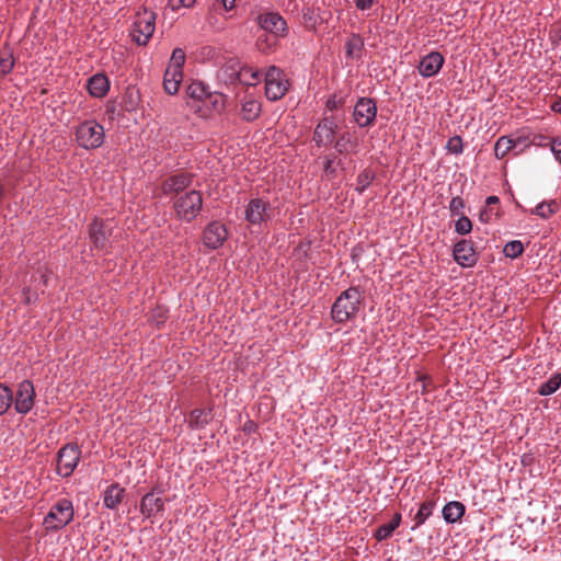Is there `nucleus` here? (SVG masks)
<instances>
[{
  "mask_svg": "<svg viewBox=\"0 0 561 561\" xmlns=\"http://www.w3.org/2000/svg\"><path fill=\"white\" fill-rule=\"evenodd\" d=\"M364 297L358 287L351 286L342 291L331 307V318L342 324L353 321L363 306Z\"/></svg>",
  "mask_w": 561,
  "mask_h": 561,
  "instance_id": "1",
  "label": "nucleus"
},
{
  "mask_svg": "<svg viewBox=\"0 0 561 561\" xmlns=\"http://www.w3.org/2000/svg\"><path fill=\"white\" fill-rule=\"evenodd\" d=\"M176 218L185 222L193 221L203 208V197L199 191L192 190L179 196L173 202Z\"/></svg>",
  "mask_w": 561,
  "mask_h": 561,
  "instance_id": "2",
  "label": "nucleus"
},
{
  "mask_svg": "<svg viewBox=\"0 0 561 561\" xmlns=\"http://www.w3.org/2000/svg\"><path fill=\"white\" fill-rule=\"evenodd\" d=\"M73 514L72 502L68 499H60L45 516L44 525L49 531L60 530L72 522Z\"/></svg>",
  "mask_w": 561,
  "mask_h": 561,
  "instance_id": "3",
  "label": "nucleus"
},
{
  "mask_svg": "<svg viewBox=\"0 0 561 561\" xmlns=\"http://www.w3.org/2000/svg\"><path fill=\"white\" fill-rule=\"evenodd\" d=\"M113 233V222L94 218L88 227L89 240L92 243V250L106 253L111 249V237Z\"/></svg>",
  "mask_w": 561,
  "mask_h": 561,
  "instance_id": "4",
  "label": "nucleus"
},
{
  "mask_svg": "<svg viewBox=\"0 0 561 561\" xmlns=\"http://www.w3.org/2000/svg\"><path fill=\"white\" fill-rule=\"evenodd\" d=\"M104 137V128L96 121H85L76 128L77 142L87 150L101 147Z\"/></svg>",
  "mask_w": 561,
  "mask_h": 561,
  "instance_id": "5",
  "label": "nucleus"
},
{
  "mask_svg": "<svg viewBox=\"0 0 561 561\" xmlns=\"http://www.w3.org/2000/svg\"><path fill=\"white\" fill-rule=\"evenodd\" d=\"M156 30V13L144 9L137 12L131 31L133 39L139 46H146Z\"/></svg>",
  "mask_w": 561,
  "mask_h": 561,
  "instance_id": "6",
  "label": "nucleus"
},
{
  "mask_svg": "<svg viewBox=\"0 0 561 561\" xmlns=\"http://www.w3.org/2000/svg\"><path fill=\"white\" fill-rule=\"evenodd\" d=\"M81 458V449L77 443L64 445L57 453L56 473L69 478L77 468Z\"/></svg>",
  "mask_w": 561,
  "mask_h": 561,
  "instance_id": "7",
  "label": "nucleus"
},
{
  "mask_svg": "<svg viewBox=\"0 0 561 561\" xmlns=\"http://www.w3.org/2000/svg\"><path fill=\"white\" fill-rule=\"evenodd\" d=\"M265 95L270 101L280 100L288 91V81L285 79L284 71L271 66L264 75Z\"/></svg>",
  "mask_w": 561,
  "mask_h": 561,
  "instance_id": "8",
  "label": "nucleus"
},
{
  "mask_svg": "<svg viewBox=\"0 0 561 561\" xmlns=\"http://www.w3.org/2000/svg\"><path fill=\"white\" fill-rule=\"evenodd\" d=\"M254 21L259 28L264 33L280 37H286L288 35L287 22L278 12L266 11L259 13Z\"/></svg>",
  "mask_w": 561,
  "mask_h": 561,
  "instance_id": "9",
  "label": "nucleus"
},
{
  "mask_svg": "<svg viewBox=\"0 0 561 561\" xmlns=\"http://www.w3.org/2000/svg\"><path fill=\"white\" fill-rule=\"evenodd\" d=\"M377 116V105L374 99L359 98L354 106L353 117L358 127L374 125Z\"/></svg>",
  "mask_w": 561,
  "mask_h": 561,
  "instance_id": "10",
  "label": "nucleus"
},
{
  "mask_svg": "<svg viewBox=\"0 0 561 561\" xmlns=\"http://www.w3.org/2000/svg\"><path fill=\"white\" fill-rule=\"evenodd\" d=\"M163 490L159 485L152 486L140 501L139 510L145 518H151L164 512V500L161 497Z\"/></svg>",
  "mask_w": 561,
  "mask_h": 561,
  "instance_id": "11",
  "label": "nucleus"
},
{
  "mask_svg": "<svg viewBox=\"0 0 561 561\" xmlns=\"http://www.w3.org/2000/svg\"><path fill=\"white\" fill-rule=\"evenodd\" d=\"M35 396L33 382L27 379L21 381L14 400L15 411L20 414H27L34 407Z\"/></svg>",
  "mask_w": 561,
  "mask_h": 561,
  "instance_id": "12",
  "label": "nucleus"
},
{
  "mask_svg": "<svg viewBox=\"0 0 561 561\" xmlns=\"http://www.w3.org/2000/svg\"><path fill=\"white\" fill-rule=\"evenodd\" d=\"M228 238L226 226L217 220L209 222L203 231V244L210 249H219Z\"/></svg>",
  "mask_w": 561,
  "mask_h": 561,
  "instance_id": "13",
  "label": "nucleus"
},
{
  "mask_svg": "<svg viewBox=\"0 0 561 561\" xmlns=\"http://www.w3.org/2000/svg\"><path fill=\"white\" fill-rule=\"evenodd\" d=\"M245 220L255 226L261 225L271 218V204L263 198H252L245 208Z\"/></svg>",
  "mask_w": 561,
  "mask_h": 561,
  "instance_id": "14",
  "label": "nucleus"
},
{
  "mask_svg": "<svg viewBox=\"0 0 561 561\" xmlns=\"http://www.w3.org/2000/svg\"><path fill=\"white\" fill-rule=\"evenodd\" d=\"M194 174L187 171H181L171 174L161 182V191L164 195L179 194L191 186Z\"/></svg>",
  "mask_w": 561,
  "mask_h": 561,
  "instance_id": "15",
  "label": "nucleus"
},
{
  "mask_svg": "<svg viewBox=\"0 0 561 561\" xmlns=\"http://www.w3.org/2000/svg\"><path fill=\"white\" fill-rule=\"evenodd\" d=\"M453 257L461 267H473L478 262L473 242L467 239L456 242L453 249Z\"/></svg>",
  "mask_w": 561,
  "mask_h": 561,
  "instance_id": "16",
  "label": "nucleus"
},
{
  "mask_svg": "<svg viewBox=\"0 0 561 561\" xmlns=\"http://www.w3.org/2000/svg\"><path fill=\"white\" fill-rule=\"evenodd\" d=\"M337 124L334 117H324L314 128L312 140L318 147L333 142Z\"/></svg>",
  "mask_w": 561,
  "mask_h": 561,
  "instance_id": "17",
  "label": "nucleus"
},
{
  "mask_svg": "<svg viewBox=\"0 0 561 561\" xmlns=\"http://www.w3.org/2000/svg\"><path fill=\"white\" fill-rule=\"evenodd\" d=\"M445 62L444 56L439 51H431L421 58L417 70L423 78H431L437 75Z\"/></svg>",
  "mask_w": 561,
  "mask_h": 561,
  "instance_id": "18",
  "label": "nucleus"
},
{
  "mask_svg": "<svg viewBox=\"0 0 561 561\" xmlns=\"http://www.w3.org/2000/svg\"><path fill=\"white\" fill-rule=\"evenodd\" d=\"M214 420V409L211 407L205 409H193L187 419L191 430H203Z\"/></svg>",
  "mask_w": 561,
  "mask_h": 561,
  "instance_id": "19",
  "label": "nucleus"
},
{
  "mask_svg": "<svg viewBox=\"0 0 561 561\" xmlns=\"http://www.w3.org/2000/svg\"><path fill=\"white\" fill-rule=\"evenodd\" d=\"M87 88L92 96L101 99L110 90V80L105 75L96 73L88 80Z\"/></svg>",
  "mask_w": 561,
  "mask_h": 561,
  "instance_id": "20",
  "label": "nucleus"
},
{
  "mask_svg": "<svg viewBox=\"0 0 561 561\" xmlns=\"http://www.w3.org/2000/svg\"><path fill=\"white\" fill-rule=\"evenodd\" d=\"M241 64L238 60L230 59L219 71V79L226 84L240 82Z\"/></svg>",
  "mask_w": 561,
  "mask_h": 561,
  "instance_id": "21",
  "label": "nucleus"
},
{
  "mask_svg": "<svg viewBox=\"0 0 561 561\" xmlns=\"http://www.w3.org/2000/svg\"><path fill=\"white\" fill-rule=\"evenodd\" d=\"M125 492V489L118 483L108 485L103 495V503L105 507L115 510L123 502Z\"/></svg>",
  "mask_w": 561,
  "mask_h": 561,
  "instance_id": "22",
  "label": "nucleus"
},
{
  "mask_svg": "<svg viewBox=\"0 0 561 561\" xmlns=\"http://www.w3.org/2000/svg\"><path fill=\"white\" fill-rule=\"evenodd\" d=\"M280 36H276L268 33H262L255 38V48L263 55H268L274 53L279 45Z\"/></svg>",
  "mask_w": 561,
  "mask_h": 561,
  "instance_id": "23",
  "label": "nucleus"
},
{
  "mask_svg": "<svg viewBox=\"0 0 561 561\" xmlns=\"http://www.w3.org/2000/svg\"><path fill=\"white\" fill-rule=\"evenodd\" d=\"M465 513L466 506L459 501L448 502L442 511L443 518L447 524L460 522Z\"/></svg>",
  "mask_w": 561,
  "mask_h": 561,
  "instance_id": "24",
  "label": "nucleus"
},
{
  "mask_svg": "<svg viewBox=\"0 0 561 561\" xmlns=\"http://www.w3.org/2000/svg\"><path fill=\"white\" fill-rule=\"evenodd\" d=\"M182 79H183L182 70L167 67L164 77H163L164 91L170 95H174L175 93H178L180 84L182 82Z\"/></svg>",
  "mask_w": 561,
  "mask_h": 561,
  "instance_id": "25",
  "label": "nucleus"
},
{
  "mask_svg": "<svg viewBox=\"0 0 561 561\" xmlns=\"http://www.w3.org/2000/svg\"><path fill=\"white\" fill-rule=\"evenodd\" d=\"M402 516L400 513H394L391 520L387 524L380 525L374 531V538L377 541H383L392 537L393 531L400 526Z\"/></svg>",
  "mask_w": 561,
  "mask_h": 561,
  "instance_id": "26",
  "label": "nucleus"
},
{
  "mask_svg": "<svg viewBox=\"0 0 561 561\" xmlns=\"http://www.w3.org/2000/svg\"><path fill=\"white\" fill-rule=\"evenodd\" d=\"M436 506V501L434 499H427L420 504L419 511L413 516L414 525L411 527V530L417 529L422 526L433 514Z\"/></svg>",
  "mask_w": 561,
  "mask_h": 561,
  "instance_id": "27",
  "label": "nucleus"
},
{
  "mask_svg": "<svg viewBox=\"0 0 561 561\" xmlns=\"http://www.w3.org/2000/svg\"><path fill=\"white\" fill-rule=\"evenodd\" d=\"M261 114V103L252 98H244L241 101V117L245 122L255 121Z\"/></svg>",
  "mask_w": 561,
  "mask_h": 561,
  "instance_id": "28",
  "label": "nucleus"
},
{
  "mask_svg": "<svg viewBox=\"0 0 561 561\" xmlns=\"http://www.w3.org/2000/svg\"><path fill=\"white\" fill-rule=\"evenodd\" d=\"M364 49V41L360 35L353 34L345 43V55L351 59H359Z\"/></svg>",
  "mask_w": 561,
  "mask_h": 561,
  "instance_id": "29",
  "label": "nucleus"
},
{
  "mask_svg": "<svg viewBox=\"0 0 561 561\" xmlns=\"http://www.w3.org/2000/svg\"><path fill=\"white\" fill-rule=\"evenodd\" d=\"M263 73L259 69L245 65L241 66L240 83L254 87L260 82Z\"/></svg>",
  "mask_w": 561,
  "mask_h": 561,
  "instance_id": "30",
  "label": "nucleus"
},
{
  "mask_svg": "<svg viewBox=\"0 0 561 561\" xmlns=\"http://www.w3.org/2000/svg\"><path fill=\"white\" fill-rule=\"evenodd\" d=\"M561 386V374L557 373L553 374L547 381L542 382L537 393L542 397L550 396L554 393Z\"/></svg>",
  "mask_w": 561,
  "mask_h": 561,
  "instance_id": "31",
  "label": "nucleus"
},
{
  "mask_svg": "<svg viewBox=\"0 0 561 561\" xmlns=\"http://www.w3.org/2000/svg\"><path fill=\"white\" fill-rule=\"evenodd\" d=\"M559 210L558 203L552 199L549 202L539 203L533 210L531 214L539 216L542 219H548Z\"/></svg>",
  "mask_w": 561,
  "mask_h": 561,
  "instance_id": "32",
  "label": "nucleus"
},
{
  "mask_svg": "<svg viewBox=\"0 0 561 561\" xmlns=\"http://www.w3.org/2000/svg\"><path fill=\"white\" fill-rule=\"evenodd\" d=\"M516 146V140L502 136L494 145V154L497 159H503Z\"/></svg>",
  "mask_w": 561,
  "mask_h": 561,
  "instance_id": "33",
  "label": "nucleus"
},
{
  "mask_svg": "<svg viewBox=\"0 0 561 561\" xmlns=\"http://www.w3.org/2000/svg\"><path fill=\"white\" fill-rule=\"evenodd\" d=\"M203 104L209 106L216 113H221L226 107V96L221 93H211L208 91Z\"/></svg>",
  "mask_w": 561,
  "mask_h": 561,
  "instance_id": "34",
  "label": "nucleus"
},
{
  "mask_svg": "<svg viewBox=\"0 0 561 561\" xmlns=\"http://www.w3.org/2000/svg\"><path fill=\"white\" fill-rule=\"evenodd\" d=\"M186 93L192 101L203 103L207 96L208 89L204 83L195 81L187 87Z\"/></svg>",
  "mask_w": 561,
  "mask_h": 561,
  "instance_id": "35",
  "label": "nucleus"
},
{
  "mask_svg": "<svg viewBox=\"0 0 561 561\" xmlns=\"http://www.w3.org/2000/svg\"><path fill=\"white\" fill-rule=\"evenodd\" d=\"M169 318V309L164 306H156L149 313L148 321L158 329L165 323Z\"/></svg>",
  "mask_w": 561,
  "mask_h": 561,
  "instance_id": "36",
  "label": "nucleus"
},
{
  "mask_svg": "<svg viewBox=\"0 0 561 561\" xmlns=\"http://www.w3.org/2000/svg\"><path fill=\"white\" fill-rule=\"evenodd\" d=\"M301 13L304 26L309 31L316 30L319 23V14L317 11L312 7L306 5L302 8Z\"/></svg>",
  "mask_w": 561,
  "mask_h": 561,
  "instance_id": "37",
  "label": "nucleus"
},
{
  "mask_svg": "<svg viewBox=\"0 0 561 561\" xmlns=\"http://www.w3.org/2000/svg\"><path fill=\"white\" fill-rule=\"evenodd\" d=\"M334 148L337 153L343 154L350 151H355L354 149L356 148V144L352 141L348 133H344L334 142Z\"/></svg>",
  "mask_w": 561,
  "mask_h": 561,
  "instance_id": "38",
  "label": "nucleus"
},
{
  "mask_svg": "<svg viewBox=\"0 0 561 561\" xmlns=\"http://www.w3.org/2000/svg\"><path fill=\"white\" fill-rule=\"evenodd\" d=\"M13 402V391L5 385L0 383V415H3Z\"/></svg>",
  "mask_w": 561,
  "mask_h": 561,
  "instance_id": "39",
  "label": "nucleus"
},
{
  "mask_svg": "<svg viewBox=\"0 0 561 561\" xmlns=\"http://www.w3.org/2000/svg\"><path fill=\"white\" fill-rule=\"evenodd\" d=\"M374 179L375 174L373 171L368 169L363 170L357 176L355 190L359 194L364 193V191L371 184Z\"/></svg>",
  "mask_w": 561,
  "mask_h": 561,
  "instance_id": "40",
  "label": "nucleus"
},
{
  "mask_svg": "<svg viewBox=\"0 0 561 561\" xmlns=\"http://www.w3.org/2000/svg\"><path fill=\"white\" fill-rule=\"evenodd\" d=\"M503 252L506 257L516 259L524 252V245L519 240H513L504 245Z\"/></svg>",
  "mask_w": 561,
  "mask_h": 561,
  "instance_id": "41",
  "label": "nucleus"
},
{
  "mask_svg": "<svg viewBox=\"0 0 561 561\" xmlns=\"http://www.w3.org/2000/svg\"><path fill=\"white\" fill-rule=\"evenodd\" d=\"M14 58L12 54H0V79L9 75L14 68Z\"/></svg>",
  "mask_w": 561,
  "mask_h": 561,
  "instance_id": "42",
  "label": "nucleus"
},
{
  "mask_svg": "<svg viewBox=\"0 0 561 561\" xmlns=\"http://www.w3.org/2000/svg\"><path fill=\"white\" fill-rule=\"evenodd\" d=\"M185 62V53L182 48H174L168 68L182 70Z\"/></svg>",
  "mask_w": 561,
  "mask_h": 561,
  "instance_id": "43",
  "label": "nucleus"
},
{
  "mask_svg": "<svg viewBox=\"0 0 561 561\" xmlns=\"http://www.w3.org/2000/svg\"><path fill=\"white\" fill-rule=\"evenodd\" d=\"M472 230V221L465 215L459 216L458 220L455 222V231L458 234L466 236L470 233Z\"/></svg>",
  "mask_w": 561,
  "mask_h": 561,
  "instance_id": "44",
  "label": "nucleus"
},
{
  "mask_svg": "<svg viewBox=\"0 0 561 561\" xmlns=\"http://www.w3.org/2000/svg\"><path fill=\"white\" fill-rule=\"evenodd\" d=\"M335 160L336 157L334 154H329L323 158V172L328 179H334L336 176Z\"/></svg>",
  "mask_w": 561,
  "mask_h": 561,
  "instance_id": "45",
  "label": "nucleus"
},
{
  "mask_svg": "<svg viewBox=\"0 0 561 561\" xmlns=\"http://www.w3.org/2000/svg\"><path fill=\"white\" fill-rule=\"evenodd\" d=\"M446 149L453 154H461L463 151V142L460 136L450 137L446 144Z\"/></svg>",
  "mask_w": 561,
  "mask_h": 561,
  "instance_id": "46",
  "label": "nucleus"
},
{
  "mask_svg": "<svg viewBox=\"0 0 561 561\" xmlns=\"http://www.w3.org/2000/svg\"><path fill=\"white\" fill-rule=\"evenodd\" d=\"M466 207L465 201L460 196H455L449 203V211L451 216H462Z\"/></svg>",
  "mask_w": 561,
  "mask_h": 561,
  "instance_id": "47",
  "label": "nucleus"
},
{
  "mask_svg": "<svg viewBox=\"0 0 561 561\" xmlns=\"http://www.w3.org/2000/svg\"><path fill=\"white\" fill-rule=\"evenodd\" d=\"M126 99H128V101H125L126 102V110L133 111V110H135L138 106V103H139V100H140L139 92L137 90H134V89H128L126 94H125V100Z\"/></svg>",
  "mask_w": 561,
  "mask_h": 561,
  "instance_id": "48",
  "label": "nucleus"
},
{
  "mask_svg": "<svg viewBox=\"0 0 561 561\" xmlns=\"http://www.w3.org/2000/svg\"><path fill=\"white\" fill-rule=\"evenodd\" d=\"M549 148L554 159L561 164V137L551 138Z\"/></svg>",
  "mask_w": 561,
  "mask_h": 561,
  "instance_id": "49",
  "label": "nucleus"
},
{
  "mask_svg": "<svg viewBox=\"0 0 561 561\" xmlns=\"http://www.w3.org/2000/svg\"><path fill=\"white\" fill-rule=\"evenodd\" d=\"M328 110L335 111L344 105V99L337 94H331L325 103Z\"/></svg>",
  "mask_w": 561,
  "mask_h": 561,
  "instance_id": "50",
  "label": "nucleus"
},
{
  "mask_svg": "<svg viewBox=\"0 0 561 561\" xmlns=\"http://www.w3.org/2000/svg\"><path fill=\"white\" fill-rule=\"evenodd\" d=\"M499 215L497 210H494V208H483L479 214V219L481 222L489 224L492 218Z\"/></svg>",
  "mask_w": 561,
  "mask_h": 561,
  "instance_id": "51",
  "label": "nucleus"
},
{
  "mask_svg": "<svg viewBox=\"0 0 561 561\" xmlns=\"http://www.w3.org/2000/svg\"><path fill=\"white\" fill-rule=\"evenodd\" d=\"M237 0H215L214 7L222 8L224 11L229 12L234 9Z\"/></svg>",
  "mask_w": 561,
  "mask_h": 561,
  "instance_id": "52",
  "label": "nucleus"
},
{
  "mask_svg": "<svg viewBox=\"0 0 561 561\" xmlns=\"http://www.w3.org/2000/svg\"><path fill=\"white\" fill-rule=\"evenodd\" d=\"M417 380L422 381V393L427 392L428 387L432 386V383H433L432 377L426 374H420L417 377Z\"/></svg>",
  "mask_w": 561,
  "mask_h": 561,
  "instance_id": "53",
  "label": "nucleus"
},
{
  "mask_svg": "<svg viewBox=\"0 0 561 561\" xmlns=\"http://www.w3.org/2000/svg\"><path fill=\"white\" fill-rule=\"evenodd\" d=\"M257 424L252 421V420H248L243 426H242V431L247 434V435H251V434H254L256 433L257 431Z\"/></svg>",
  "mask_w": 561,
  "mask_h": 561,
  "instance_id": "54",
  "label": "nucleus"
},
{
  "mask_svg": "<svg viewBox=\"0 0 561 561\" xmlns=\"http://www.w3.org/2000/svg\"><path fill=\"white\" fill-rule=\"evenodd\" d=\"M374 0H355L358 10L365 11L371 8Z\"/></svg>",
  "mask_w": 561,
  "mask_h": 561,
  "instance_id": "55",
  "label": "nucleus"
},
{
  "mask_svg": "<svg viewBox=\"0 0 561 561\" xmlns=\"http://www.w3.org/2000/svg\"><path fill=\"white\" fill-rule=\"evenodd\" d=\"M500 204V198L495 195H491L485 199V207L494 208V206Z\"/></svg>",
  "mask_w": 561,
  "mask_h": 561,
  "instance_id": "56",
  "label": "nucleus"
},
{
  "mask_svg": "<svg viewBox=\"0 0 561 561\" xmlns=\"http://www.w3.org/2000/svg\"><path fill=\"white\" fill-rule=\"evenodd\" d=\"M551 110L556 113L561 114V96L558 98L552 104Z\"/></svg>",
  "mask_w": 561,
  "mask_h": 561,
  "instance_id": "57",
  "label": "nucleus"
},
{
  "mask_svg": "<svg viewBox=\"0 0 561 561\" xmlns=\"http://www.w3.org/2000/svg\"><path fill=\"white\" fill-rule=\"evenodd\" d=\"M195 0H179L180 5L190 8L194 4Z\"/></svg>",
  "mask_w": 561,
  "mask_h": 561,
  "instance_id": "58",
  "label": "nucleus"
},
{
  "mask_svg": "<svg viewBox=\"0 0 561 561\" xmlns=\"http://www.w3.org/2000/svg\"><path fill=\"white\" fill-rule=\"evenodd\" d=\"M30 294H31V289H30V288H24V289H23V295L25 296V302H26V304H31V297H30Z\"/></svg>",
  "mask_w": 561,
  "mask_h": 561,
  "instance_id": "59",
  "label": "nucleus"
},
{
  "mask_svg": "<svg viewBox=\"0 0 561 561\" xmlns=\"http://www.w3.org/2000/svg\"><path fill=\"white\" fill-rule=\"evenodd\" d=\"M335 162H336V169L340 168L341 170H345V167H344L342 160H337V161L335 160Z\"/></svg>",
  "mask_w": 561,
  "mask_h": 561,
  "instance_id": "60",
  "label": "nucleus"
},
{
  "mask_svg": "<svg viewBox=\"0 0 561 561\" xmlns=\"http://www.w3.org/2000/svg\"><path fill=\"white\" fill-rule=\"evenodd\" d=\"M188 105L192 106V107H195L197 112L202 111V108L198 105L192 104L190 102H188Z\"/></svg>",
  "mask_w": 561,
  "mask_h": 561,
  "instance_id": "61",
  "label": "nucleus"
}]
</instances>
